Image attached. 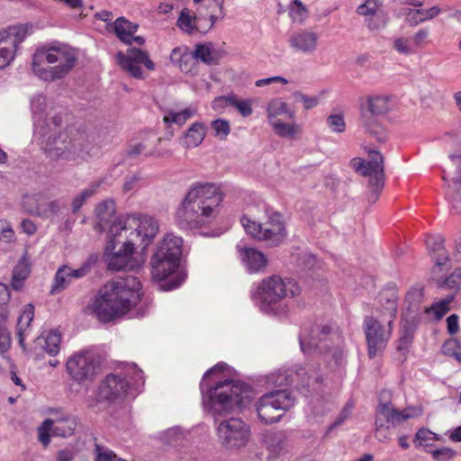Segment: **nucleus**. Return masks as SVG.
<instances>
[{
    "label": "nucleus",
    "mask_w": 461,
    "mask_h": 461,
    "mask_svg": "<svg viewBox=\"0 0 461 461\" xmlns=\"http://www.w3.org/2000/svg\"><path fill=\"white\" fill-rule=\"evenodd\" d=\"M223 200L224 193L220 185L210 182L194 183L180 201L175 220L183 229H210L221 218Z\"/></svg>",
    "instance_id": "1"
},
{
    "label": "nucleus",
    "mask_w": 461,
    "mask_h": 461,
    "mask_svg": "<svg viewBox=\"0 0 461 461\" xmlns=\"http://www.w3.org/2000/svg\"><path fill=\"white\" fill-rule=\"evenodd\" d=\"M141 297V285L137 277H120L100 288L91 310L98 321L106 323L122 318L140 302Z\"/></svg>",
    "instance_id": "2"
},
{
    "label": "nucleus",
    "mask_w": 461,
    "mask_h": 461,
    "mask_svg": "<svg viewBox=\"0 0 461 461\" xmlns=\"http://www.w3.org/2000/svg\"><path fill=\"white\" fill-rule=\"evenodd\" d=\"M182 244L180 237L167 234L151 258V277L160 290L176 289L185 279L184 274L179 270Z\"/></svg>",
    "instance_id": "3"
},
{
    "label": "nucleus",
    "mask_w": 461,
    "mask_h": 461,
    "mask_svg": "<svg viewBox=\"0 0 461 461\" xmlns=\"http://www.w3.org/2000/svg\"><path fill=\"white\" fill-rule=\"evenodd\" d=\"M397 300L398 297L393 289L384 290L380 294V302L384 303V312H382L378 317L387 322V328L383 327L380 321L373 317L365 319V333L370 357H374L382 351L391 337L392 324L397 312Z\"/></svg>",
    "instance_id": "4"
},
{
    "label": "nucleus",
    "mask_w": 461,
    "mask_h": 461,
    "mask_svg": "<svg viewBox=\"0 0 461 461\" xmlns=\"http://www.w3.org/2000/svg\"><path fill=\"white\" fill-rule=\"evenodd\" d=\"M75 56L66 46L43 47L33 55L32 69L43 80L63 77L74 66Z\"/></svg>",
    "instance_id": "5"
},
{
    "label": "nucleus",
    "mask_w": 461,
    "mask_h": 461,
    "mask_svg": "<svg viewBox=\"0 0 461 461\" xmlns=\"http://www.w3.org/2000/svg\"><path fill=\"white\" fill-rule=\"evenodd\" d=\"M252 399V390L240 382L219 383L210 394V409L216 416L241 411Z\"/></svg>",
    "instance_id": "6"
},
{
    "label": "nucleus",
    "mask_w": 461,
    "mask_h": 461,
    "mask_svg": "<svg viewBox=\"0 0 461 461\" xmlns=\"http://www.w3.org/2000/svg\"><path fill=\"white\" fill-rule=\"evenodd\" d=\"M299 294L300 287L294 280L274 275L258 283L253 297L266 307L276 310L282 304L286 305L289 300Z\"/></svg>",
    "instance_id": "7"
},
{
    "label": "nucleus",
    "mask_w": 461,
    "mask_h": 461,
    "mask_svg": "<svg viewBox=\"0 0 461 461\" xmlns=\"http://www.w3.org/2000/svg\"><path fill=\"white\" fill-rule=\"evenodd\" d=\"M221 54L215 50L211 42L199 43L194 46V51H189L187 47L175 48L171 54L170 59L177 64L183 72H190L194 60H200L206 65L212 66L219 63Z\"/></svg>",
    "instance_id": "8"
},
{
    "label": "nucleus",
    "mask_w": 461,
    "mask_h": 461,
    "mask_svg": "<svg viewBox=\"0 0 461 461\" xmlns=\"http://www.w3.org/2000/svg\"><path fill=\"white\" fill-rule=\"evenodd\" d=\"M420 407H407L398 411L391 404H379L375 418V437L383 441L390 438V427L402 423V421L420 416Z\"/></svg>",
    "instance_id": "9"
},
{
    "label": "nucleus",
    "mask_w": 461,
    "mask_h": 461,
    "mask_svg": "<svg viewBox=\"0 0 461 461\" xmlns=\"http://www.w3.org/2000/svg\"><path fill=\"white\" fill-rule=\"evenodd\" d=\"M294 404V398L287 390H277L264 394L256 404L260 420L266 424L276 422L282 416L281 411Z\"/></svg>",
    "instance_id": "10"
},
{
    "label": "nucleus",
    "mask_w": 461,
    "mask_h": 461,
    "mask_svg": "<svg viewBox=\"0 0 461 461\" xmlns=\"http://www.w3.org/2000/svg\"><path fill=\"white\" fill-rule=\"evenodd\" d=\"M141 379V371L135 365L128 366V374L124 376L116 374L107 375L98 388L97 400L114 402L122 399L128 394L130 380Z\"/></svg>",
    "instance_id": "11"
},
{
    "label": "nucleus",
    "mask_w": 461,
    "mask_h": 461,
    "mask_svg": "<svg viewBox=\"0 0 461 461\" xmlns=\"http://www.w3.org/2000/svg\"><path fill=\"white\" fill-rule=\"evenodd\" d=\"M279 213L270 216L268 221L264 224L243 217L241 224L246 232L258 240H268L274 245L279 244L285 236L284 223Z\"/></svg>",
    "instance_id": "12"
},
{
    "label": "nucleus",
    "mask_w": 461,
    "mask_h": 461,
    "mask_svg": "<svg viewBox=\"0 0 461 461\" xmlns=\"http://www.w3.org/2000/svg\"><path fill=\"white\" fill-rule=\"evenodd\" d=\"M29 34L27 24L9 25L0 30V69L14 60L20 45Z\"/></svg>",
    "instance_id": "13"
},
{
    "label": "nucleus",
    "mask_w": 461,
    "mask_h": 461,
    "mask_svg": "<svg viewBox=\"0 0 461 461\" xmlns=\"http://www.w3.org/2000/svg\"><path fill=\"white\" fill-rule=\"evenodd\" d=\"M119 237H109L104 252L107 266L113 270L132 269L137 266L132 257L134 249L132 241H121Z\"/></svg>",
    "instance_id": "14"
},
{
    "label": "nucleus",
    "mask_w": 461,
    "mask_h": 461,
    "mask_svg": "<svg viewBox=\"0 0 461 461\" xmlns=\"http://www.w3.org/2000/svg\"><path fill=\"white\" fill-rule=\"evenodd\" d=\"M267 115L274 131L281 137L294 138L301 132V127L294 122H285L294 118V112L281 99L272 100L267 107Z\"/></svg>",
    "instance_id": "15"
},
{
    "label": "nucleus",
    "mask_w": 461,
    "mask_h": 461,
    "mask_svg": "<svg viewBox=\"0 0 461 461\" xmlns=\"http://www.w3.org/2000/svg\"><path fill=\"white\" fill-rule=\"evenodd\" d=\"M367 153V162L362 158H355L351 159L350 166L356 173L369 176L370 187L374 192H377L384 186V159L375 150H368Z\"/></svg>",
    "instance_id": "16"
},
{
    "label": "nucleus",
    "mask_w": 461,
    "mask_h": 461,
    "mask_svg": "<svg viewBox=\"0 0 461 461\" xmlns=\"http://www.w3.org/2000/svg\"><path fill=\"white\" fill-rule=\"evenodd\" d=\"M115 60L123 71L136 78L143 77L141 66L149 71L155 69V64L149 59V53L137 48H130L126 52L119 51L115 55Z\"/></svg>",
    "instance_id": "17"
},
{
    "label": "nucleus",
    "mask_w": 461,
    "mask_h": 461,
    "mask_svg": "<svg viewBox=\"0 0 461 461\" xmlns=\"http://www.w3.org/2000/svg\"><path fill=\"white\" fill-rule=\"evenodd\" d=\"M217 435L227 447H240L248 443L250 430L243 420L231 418L219 424Z\"/></svg>",
    "instance_id": "18"
},
{
    "label": "nucleus",
    "mask_w": 461,
    "mask_h": 461,
    "mask_svg": "<svg viewBox=\"0 0 461 461\" xmlns=\"http://www.w3.org/2000/svg\"><path fill=\"white\" fill-rule=\"evenodd\" d=\"M129 230L130 236L135 235L146 247L157 235L158 225L151 216L132 214L124 219L123 227H122V231L127 232Z\"/></svg>",
    "instance_id": "19"
},
{
    "label": "nucleus",
    "mask_w": 461,
    "mask_h": 461,
    "mask_svg": "<svg viewBox=\"0 0 461 461\" xmlns=\"http://www.w3.org/2000/svg\"><path fill=\"white\" fill-rule=\"evenodd\" d=\"M67 371L76 381L90 380L96 373L97 365L95 357L90 352L74 354L67 361Z\"/></svg>",
    "instance_id": "20"
},
{
    "label": "nucleus",
    "mask_w": 461,
    "mask_h": 461,
    "mask_svg": "<svg viewBox=\"0 0 461 461\" xmlns=\"http://www.w3.org/2000/svg\"><path fill=\"white\" fill-rule=\"evenodd\" d=\"M97 222L95 229L99 231H107L108 236H121L123 221L115 215V205L113 201H105L97 205L95 209Z\"/></svg>",
    "instance_id": "21"
},
{
    "label": "nucleus",
    "mask_w": 461,
    "mask_h": 461,
    "mask_svg": "<svg viewBox=\"0 0 461 461\" xmlns=\"http://www.w3.org/2000/svg\"><path fill=\"white\" fill-rule=\"evenodd\" d=\"M76 421L70 417L57 420H46L38 429L40 442L46 447L50 444V436L68 437L74 433Z\"/></svg>",
    "instance_id": "22"
},
{
    "label": "nucleus",
    "mask_w": 461,
    "mask_h": 461,
    "mask_svg": "<svg viewBox=\"0 0 461 461\" xmlns=\"http://www.w3.org/2000/svg\"><path fill=\"white\" fill-rule=\"evenodd\" d=\"M77 145L76 140H72L66 131L59 132L52 140L48 141L44 149L52 159L59 158L68 159L76 152Z\"/></svg>",
    "instance_id": "23"
},
{
    "label": "nucleus",
    "mask_w": 461,
    "mask_h": 461,
    "mask_svg": "<svg viewBox=\"0 0 461 461\" xmlns=\"http://www.w3.org/2000/svg\"><path fill=\"white\" fill-rule=\"evenodd\" d=\"M383 0H366L365 4L357 8V13L361 15L371 16L368 21V27L371 30L384 26L387 21L385 15L382 13Z\"/></svg>",
    "instance_id": "24"
},
{
    "label": "nucleus",
    "mask_w": 461,
    "mask_h": 461,
    "mask_svg": "<svg viewBox=\"0 0 461 461\" xmlns=\"http://www.w3.org/2000/svg\"><path fill=\"white\" fill-rule=\"evenodd\" d=\"M114 32L117 37L123 42L127 44H131L135 42L139 45H142L145 42V40L140 36H133L134 32L137 31V25L131 23L130 21L124 18H118L114 23Z\"/></svg>",
    "instance_id": "25"
},
{
    "label": "nucleus",
    "mask_w": 461,
    "mask_h": 461,
    "mask_svg": "<svg viewBox=\"0 0 461 461\" xmlns=\"http://www.w3.org/2000/svg\"><path fill=\"white\" fill-rule=\"evenodd\" d=\"M242 262L250 273L263 270L267 264L265 255L253 248L240 249Z\"/></svg>",
    "instance_id": "26"
},
{
    "label": "nucleus",
    "mask_w": 461,
    "mask_h": 461,
    "mask_svg": "<svg viewBox=\"0 0 461 461\" xmlns=\"http://www.w3.org/2000/svg\"><path fill=\"white\" fill-rule=\"evenodd\" d=\"M206 135V127L202 122H194L181 138V144L186 149L198 147Z\"/></svg>",
    "instance_id": "27"
},
{
    "label": "nucleus",
    "mask_w": 461,
    "mask_h": 461,
    "mask_svg": "<svg viewBox=\"0 0 461 461\" xmlns=\"http://www.w3.org/2000/svg\"><path fill=\"white\" fill-rule=\"evenodd\" d=\"M87 272L86 266L78 269H71L66 266L60 267L56 274L54 289H63L72 279L83 277Z\"/></svg>",
    "instance_id": "28"
},
{
    "label": "nucleus",
    "mask_w": 461,
    "mask_h": 461,
    "mask_svg": "<svg viewBox=\"0 0 461 461\" xmlns=\"http://www.w3.org/2000/svg\"><path fill=\"white\" fill-rule=\"evenodd\" d=\"M318 37L312 32H301L290 40V45L303 52H311L317 47Z\"/></svg>",
    "instance_id": "29"
},
{
    "label": "nucleus",
    "mask_w": 461,
    "mask_h": 461,
    "mask_svg": "<svg viewBox=\"0 0 461 461\" xmlns=\"http://www.w3.org/2000/svg\"><path fill=\"white\" fill-rule=\"evenodd\" d=\"M34 316V307L32 304H27L23 307L21 315L18 318L16 326V334L19 344L24 348L25 337L30 329L31 322Z\"/></svg>",
    "instance_id": "30"
},
{
    "label": "nucleus",
    "mask_w": 461,
    "mask_h": 461,
    "mask_svg": "<svg viewBox=\"0 0 461 461\" xmlns=\"http://www.w3.org/2000/svg\"><path fill=\"white\" fill-rule=\"evenodd\" d=\"M22 205L30 213L39 216H48L47 207L52 209V204L45 203L41 195H25L23 197Z\"/></svg>",
    "instance_id": "31"
},
{
    "label": "nucleus",
    "mask_w": 461,
    "mask_h": 461,
    "mask_svg": "<svg viewBox=\"0 0 461 461\" xmlns=\"http://www.w3.org/2000/svg\"><path fill=\"white\" fill-rule=\"evenodd\" d=\"M426 245L433 252V258L436 260L437 267L445 266L448 260V257L445 248L443 247V239L440 236L429 235L427 237Z\"/></svg>",
    "instance_id": "32"
},
{
    "label": "nucleus",
    "mask_w": 461,
    "mask_h": 461,
    "mask_svg": "<svg viewBox=\"0 0 461 461\" xmlns=\"http://www.w3.org/2000/svg\"><path fill=\"white\" fill-rule=\"evenodd\" d=\"M31 273V264L24 257L23 258L13 270L11 285L14 290L22 289L23 282L27 279Z\"/></svg>",
    "instance_id": "33"
},
{
    "label": "nucleus",
    "mask_w": 461,
    "mask_h": 461,
    "mask_svg": "<svg viewBox=\"0 0 461 461\" xmlns=\"http://www.w3.org/2000/svg\"><path fill=\"white\" fill-rule=\"evenodd\" d=\"M177 27L188 34H194L199 31L197 17L188 8H184L176 21Z\"/></svg>",
    "instance_id": "34"
},
{
    "label": "nucleus",
    "mask_w": 461,
    "mask_h": 461,
    "mask_svg": "<svg viewBox=\"0 0 461 461\" xmlns=\"http://www.w3.org/2000/svg\"><path fill=\"white\" fill-rule=\"evenodd\" d=\"M61 334L58 330H50L39 339L38 343L50 355L55 356L59 352Z\"/></svg>",
    "instance_id": "35"
},
{
    "label": "nucleus",
    "mask_w": 461,
    "mask_h": 461,
    "mask_svg": "<svg viewBox=\"0 0 461 461\" xmlns=\"http://www.w3.org/2000/svg\"><path fill=\"white\" fill-rule=\"evenodd\" d=\"M454 301V296L449 295L443 300H439L425 309V313L432 320L438 321L442 319L449 311L450 304Z\"/></svg>",
    "instance_id": "36"
},
{
    "label": "nucleus",
    "mask_w": 461,
    "mask_h": 461,
    "mask_svg": "<svg viewBox=\"0 0 461 461\" xmlns=\"http://www.w3.org/2000/svg\"><path fill=\"white\" fill-rule=\"evenodd\" d=\"M195 109L192 107H188L180 112H173L169 111L164 116V122L166 123H176L178 125H183L188 119L193 117L195 114Z\"/></svg>",
    "instance_id": "37"
},
{
    "label": "nucleus",
    "mask_w": 461,
    "mask_h": 461,
    "mask_svg": "<svg viewBox=\"0 0 461 461\" xmlns=\"http://www.w3.org/2000/svg\"><path fill=\"white\" fill-rule=\"evenodd\" d=\"M368 110L372 114H384L389 109V99L385 96H370L367 98Z\"/></svg>",
    "instance_id": "38"
},
{
    "label": "nucleus",
    "mask_w": 461,
    "mask_h": 461,
    "mask_svg": "<svg viewBox=\"0 0 461 461\" xmlns=\"http://www.w3.org/2000/svg\"><path fill=\"white\" fill-rule=\"evenodd\" d=\"M289 16L295 23H303L308 16V11L299 0H294L289 6Z\"/></svg>",
    "instance_id": "39"
},
{
    "label": "nucleus",
    "mask_w": 461,
    "mask_h": 461,
    "mask_svg": "<svg viewBox=\"0 0 461 461\" xmlns=\"http://www.w3.org/2000/svg\"><path fill=\"white\" fill-rule=\"evenodd\" d=\"M442 352L444 355L454 357L458 362H461V340L457 339H447L442 346Z\"/></svg>",
    "instance_id": "40"
},
{
    "label": "nucleus",
    "mask_w": 461,
    "mask_h": 461,
    "mask_svg": "<svg viewBox=\"0 0 461 461\" xmlns=\"http://www.w3.org/2000/svg\"><path fill=\"white\" fill-rule=\"evenodd\" d=\"M438 439L439 438L436 433L427 429H420L415 435L414 442L420 446L428 447L431 446L433 442Z\"/></svg>",
    "instance_id": "41"
},
{
    "label": "nucleus",
    "mask_w": 461,
    "mask_h": 461,
    "mask_svg": "<svg viewBox=\"0 0 461 461\" xmlns=\"http://www.w3.org/2000/svg\"><path fill=\"white\" fill-rule=\"evenodd\" d=\"M393 46V49L400 54L411 55L415 53L411 40L404 37H398L394 39Z\"/></svg>",
    "instance_id": "42"
},
{
    "label": "nucleus",
    "mask_w": 461,
    "mask_h": 461,
    "mask_svg": "<svg viewBox=\"0 0 461 461\" xmlns=\"http://www.w3.org/2000/svg\"><path fill=\"white\" fill-rule=\"evenodd\" d=\"M211 127L214 131L215 136L221 140L225 139L230 131L229 122L226 120H215L211 123Z\"/></svg>",
    "instance_id": "43"
},
{
    "label": "nucleus",
    "mask_w": 461,
    "mask_h": 461,
    "mask_svg": "<svg viewBox=\"0 0 461 461\" xmlns=\"http://www.w3.org/2000/svg\"><path fill=\"white\" fill-rule=\"evenodd\" d=\"M411 42L414 47L415 51L418 49H421L427 45H429L431 41L429 39V32L426 29L419 30L411 38Z\"/></svg>",
    "instance_id": "44"
},
{
    "label": "nucleus",
    "mask_w": 461,
    "mask_h": 461,
    "mask_svg": "<svg viewBox=\"0 0 461 461\" xmlns=\"http://www.w3.org/2000/svg\"><path fill=\"white\" fill-rule=\"evenodd\" d=\"M231 106H234L245 117L252 113L251 101L239 99L235 95H232Z\"/></svg>",
    "instance_id": "45"
},
{
    "label": "nucleus",
    "mask_w": 461,
    "mask_h": 461,
    "mask_svg": "<svg viewBox=\"0 0 461 461\" xmlns=\"http://www.w3.org/2000/svg\"><path fill=\"white\" fill-rule=\"evenodd\" d=\"M267 449L273 455H277L281 449V438L276 433H269L265 437Z\"/></svg>",
    "instance_id": "46"
},
{
    "label": "nucleus",
    "mask_w": 461,
    "mask_h": 461,
    "mask_svg": "<svg viewBox=\"0 0 461 461\" xmlns=\"http://www.w3.org/2000/svg\"><path fill=\"white\" fill-rule=\"evenodd\" d=\"M149 140H145L140 143L131 146L129 153L131 155L144 154L146 156L154 154L155 150L152 147H149Z\"/></svg>",
    "instance_id": "47"
},
{
    "label": "nucleus",
    "mask_w": 461,
    "mask_h": 461,
    "mask_svg": "<svg viewBox=\"0 0 461 461\" xmlns=\"http://www.w3.org/2000/svg\"><path fill=\"white\" fill-rule=\"evenodd\" d=\"M406 21L411 26H415L426 20L424 9H412L406 14Z\"/></svg>",
    "instance_id": "48"
},
{
    "label": "nucleus",
    "mask_w": 461,
    "mask_h": 461,
    "mask_svg": "<svg viewBox=\"0 0 461 461\" xmlns=\"http://www.w3.org/2000/svg\"><path fill=\"white\" fill-rule=\"evenodd\" d=\"M328 125L332 131L337 132H342L345 130V122L341 115L331 114L327 119Z\"/></svg>",
    "instance_id": "49"
},
{
    "label": "nucleus",
    "mask_w": 461,
    "mask_h": 461,
    "mask_svg": "<svg viewBox=\"0 0 461 461\" xmlns=\"http://www.w3.org/2000/svg\"><path fill=\"white\" fill-rule=\"evenodd\" d=\"M461 285V268L456 269L448 277H447L441 286L447 288H456Z\"/></svg>",
    "instance_id": "50"
},
{
    "label": "nucleus",
    "mask_w": 461,
    "mask_h": 461,
    "mask_svg": "<svg viewBox=\"0 0 461 461\" xmlns=\"http://www.w3.org/2000/svg\"><path fill=\"white\" fill-rule=\"evenodd\" d=\"M232 95L228 96L216 97L212 103V107L214 111L222 113L228 106L231 105Z\"/></svg>",
    "instance_id": "51"
},
{
    "label": "nucleus",
    "mask_w": 461,
    "mask_h": 461,
    "mask_svg": "<svg viewBox=\"0 0 461 461\" xmlns=\"http://www.w3.org/2000/svg\"><path fill=\"white\" fill-rule=\"evenodd\" d=\"M0 237L5 241H11L14 239V230L5 220H0Z\"/></svg>",
    "instance_id": "52"
},
{
    "label": "nucleus",
    "mask_w": 461,
    "mask_h": 461,
    "mask_svg": "<svg viewBox=\"0 0 461 461\" xmlns=\"http://www.w3.org/2000/svg\"><path fill=\"white\" fill-rule=\"evenodd\" d=\"M95 193V189L87 188L85 189L77 197H76L72 203L74 211H77L81 208L85 201L92 196Z\"/></svg>",
    "instance_id": "53"
},
{
    "label": "nucleus",
    "mask_w": 461,
    "mask_h": 461,
    "mask_svg": "<svg viewBox=\"0 0 461 461\" xmlns=\"http://www.w3.org/2000/svg\"><path fill=\"white\" fill-rule=\"evenodd\" d=\"M433 457L438 461H448L455 456V451L448 447H443L432 452Z\"/></svg>",
    "instance_id": "54"
},
{
    "label": "nucleus",
    "mask_w": 461,
    "mask_h": 461,
    "mask_svg": "<svg viewBox=\"0 0 461 461\" xmlns=\"http://www.w3.org/2000/svg\"><path fill=\"white\" fill-rule=\"evenodd\" d=\"M11 344L10 334L6 330V327L0 324V352L6 351Z\"/></svg>",
    "instance_id": "55"
},
{
    "label": "nucleus",
    "mask_w": 461,
    "mask_h": 461,
    "mask_svg": "<svg viewBox=\"0 0 461 461\" xmlns=\"http://www.w3.org/2000/svg\"><path fill=\"white\" fill-rule=\"evenodd\" d=\"M296 100L302 102L305 109H311L318 104V98L315 96H307L302 94L295 95Z\"/></svg>",
    "instance_id": "56"
},
{
    "label": "nucleus",
    "mask_w": 461,
    "mask_h": 461,
    "mask_svg": "<svg viewBox=\"0 0 461 461\" xmlns=\"http://www.w3.org/2000/svg\"><path fill=\"white\" fill-rule=\"evenodd\" d=\"M447 331L450 334H456L459 330L458 316L456 314H451L447 319Z\"/></svg>",
    "instance_id": "57"
},
{
    "label": "nucleus",
    "mask_w": 461,
    "mask_h": 461,
    "mask_svg": "<svg viewBox=\"0 0 461 461\" xmlns=\"http://www.w3.org/2000/svg\"><path fill=\"white\" fill-rule=\"evenodd\" d=\"M276 82L281 83L283 85L287 84V80L285 78L281 77H273L257 80L256 86L258 87H262V86L270 85L272 83H276Z\"/></svg>",
    "instance_id": "58"
},
{
    "label": "nucleus",
    "mask_w": 461,
    "mask_h": 461,
    "mask_svg": "<svg viewBox=\"0 0 461 461\" xmlns=\"http://www.w3.org/2000/svg\"><path fill=\"white\" fill-rule=\"evenodd\" d=\"M21 227L23 231L27 235H32L37 230V226L31 220H23L21 223Z\"/></svg>",
    "instance_id": "59"
},
{
    "label": "nucleus",
    "mask_w": 461,
    "mask_h": 461,
    "mask_svg": "<svg viewBox=\"0 0 461 461\" xmlns=\"http://www.w3.org/2000/svg\"><path fill=\"white\" fill-rule=\"evenodd\" d=\"M75 453L72 449L60 450L57 455V461H72Z\"/></svg>",
    "instance_id": "60"
},
{
    "label": "nucleus",
    "mask_w": 461,
    "mask_h": 461,
    "mask_svg": "<svg viewBox=\"0 0 461 461\" xmlns=\"http://www.w3.org/2000/svg\"><path fill=\"white\" fill-rule=\"evenodd\" d=\"M10 299V291L6 285L0 283V304H5Z\"/></svg>",
    "instance_id": "61"
},
{
    "label": "nucleus",
    "mask_w": 461,
    "mask_h": 461,
    "mask_svg": "<svg viewBox=\"0 0 461 461\" xmlns=\"http://www.w3.org/2000/svg\"><path fill=\"white\" fill-rule=\"evenodd\" d=\"M407 300L416 301L419 303L422 298V291L419 288L411 289L406 295Z\"/></svg>",
    "instance_id": "62"
},
{
    "label": "nucleus",
    "mask_w": 461,
    "mask_h": 461,
    "mask_svg": "<svg viewBox=\"0 0 461 461\" xmlns=\"http://www.w3.org/2000/svg\"><path fill=\"white\" fill-rule=\"evenodd\" d=\"M440 9L438 6H432L429 9H424L426 20H430L439 14Z\"/></svg>",
    "instance_id": "63"
},
{
    "label": "nucleus",
    "mask_w": 461,
    "mask_h": 461,
    "mask_svg": "<svg viewBox=\"0 0 461 461\" xmlns=\"http://www.w3.org/2000/svg\"><path fill=\"white\" fill-rule=\"evenodd\" d=\"M450 439L455 442H461V426L454 429L449 436Z\"/></svg>",
    "instance_id": "64"
}]
</instances>
